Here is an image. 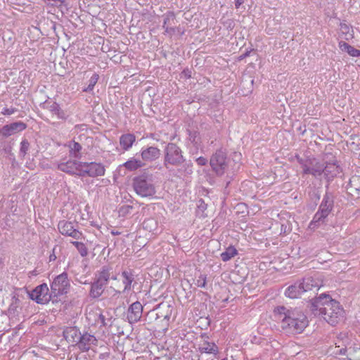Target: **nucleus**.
<instances>
[{
  "instance_id": "41",
  "label": "nucleus",
  "mask_w": 360,
  "mask_h": 360,
  "mask_svg": "<svg viewBox=\"0 0 360 360\" xmlns=\"http://www.w3.org/2000/svg\"><path fill=\"white\" fill-rule=\"evenodd\" d=\"M16 111H17V110L14 108H4L2 110L1 113L4 115H11L13 113H15Z\"/></svg>"
},
{
  "instance_id": "5",
  "label": "nucleus",
  "mask_w": 360,
  "mask_h": 360,
  "mask_svg": "<svg viewBox=\"0 0 360 360\" xmlns=\"http://www.w3.org/2000/svg\"><path fill=\"white\" fill-rule=\"evenodd\" d=\"M297 161L302 169L304 174H310L315 178L320 177L323 172V164L315 158L303 159L297 156Z\"/></svg>"
},
{
  "instance_id": "25",
  "label": "nucleus",
  "mask_w": 360,
  "mask_h": 360,
  "mask_svg": "<svg viewBox=\"0 0 360 360\" xmlns=\"http://www.w3.org/2000/svg\"><path fill=\"white\" fill-rule=\"evenodd\" d=\"M122 283L124 285L123 292L128 291L131 288V284L134 281V275L130 271H124L122 273Z\"/></svg>"
},
{
  "instance_id": "7",
  "label": "nucleus",
  "mask_w": 360,
  "mask_h": 360,
  "mask_svg": "<svg viewBox=\"0 0 360 360\" xmlns=\"http://www.w3.org/2000/svg\"><path fill=\"white\" fill-rule=\"evenodd\" d=\"M79 176L95 177L105 174L104 167L96 162H82L80 164Z\"/></svg>"
},
{
  "instance_id": "56",
  "label": "nucleus",
  "mask_w": 360,
  "mask_h": 360,
  "mask_svg": "<svg viewBox=\"0 0 360 360\" xmlns=\"http://www.w3.org/2000/svg\"><path fill=\"white\" fill-rule=\"evenodd\" d=\"M165 319H167V321L169 320V316L168 315H165Z\"/></svg>"
},
{
  "instance_id": "31",
  "label": "nucleus",
  "mask_w": 360,
  "mask_h": 360,
  "mask_svg": "<svg viewBox=\"0 0 360 360\" xmlns=\"http://www.w3.org/2000/svg\"><path fill=\"white\" fill-rule=\"evenodd\" d=\"M207 283V277L205 274L198 273L195 275V278L193 281L195 285L199 288H205Z\"/></svg>"
},
{
  "instance_id": "9",
  "label": "nucleus",
  "mask_w": 360,
  "mask_h": 360,
  "mask_svg": "<svg viewBox=\"0 0 360 360\" xmlns=\"http://www.w3.org/2000/svg\"><path fill=\"white\" fill-rule=\"evenodd\" d=\"M210 165L212 169L218 174L222 175L225 172V150L221 148L217 150L210 159Z\"/></svg>"
},
{
  "instance_id": "18",
  "label": "nucleus",
  "mask_w": 360,
  "mask_h": 360,
  "mask_svg": "<svg viewBox=\"0 0 360 360\" xmlns=\"http://www.w3.org/2000/svg\"><path fill=\"white\" fill-rule=\"evenodd\" d=\"M300 282L301 285L303 286L304 292L308 291H317L321 286V282L313 277L304 278L302 281Z\"/></svg>"
},
{
  "instance_id": "22",
  "label": "nucleus",
  "mask_w": 360,
  "mask_h": 360,
  "mask_svg": "<svg viewBox=\"0 0 360 360\" xmlns=\"http://www.w3.org/2000/svg\"><path fill=\"white\" fill-rule=\"evenodd\" d=\"M302 292L303 286L301 285L300 282L295 283L294 285L289 286L285 292V295L290 298H297Z\"/></svg>"
},
{
  "instance_id": "43",
  "label": "nucleus",
  "mask_w": 360,
  "mask_h": 360,
  "mask_svg": "<svg viewBox=\"0 0 360 360\" xmlns=\"http://www.w3.org/2000/svg\"><path fill=\"white\" fill-rule=\"evenodd\" d=\"M228 44H231L232 45L231 49L233 51H235L236 49L233 47V45L236 44V46H238L237 38L236 37H233V35H231Z\"/></svg>"
},
{
  "instance_id": "17",
  "label": "nucleus",
  "mask_w": 360,
  "mask_h": 360,
  "mask_svg": "<svg viewBox=\"0 0 360 360\" xmlns=\"http://www.w3.org/2000/svg\"><path fill=\"white\" fill-rule=\"evenodd\" d=\"M241 153L238 152H233L231 157L226 160V169L231 172V174H234L237 172L241 166Z\"/></svg>"
},
{
  "instance_id": "50",
  "label": "nucleus",
  "mask_w": 360,
  "mask_h": 360,
  "mask_svg": "<svg viewBox=\"0 0 360 360\" xmlns=\"http://www.w3.org/2000/svg\"><path fill=\"white\" fill-rule=\"evenodd\" d=\"M232 24H233V22L232 20H229V21H226V25L229 27H231L232 26Z\"/></svg>"
},
{
  "instance_id": "4",
  "label": "nucleus",
  "mask_w": 360,
  "mask_h": 360,
  "mask_svg": "<svg viewBox=\"0 0 360 360\" xmlns=\"http://www.w3.org/2000/svg\"><path fill=\"white\" fill-rule=\"evenodd\" d=\"M133 187L136 193L142 198H152L156 193L152 181L144 176L135 177L133 181Z\"/></svg>"
},
{
  "instance_id": "32",
  "label": "nucleus",
  "mask_w": 360,
  "mask_h": 360,
  "mask_svg": "<svg viewBox=\"0 0 360 360\" xmlns=\"http://www.w3.org/2000/svg\"><path fill=\"white\" fill-rule=\"evenodd\" d=\"M110 278H112L113 280H116L117 279V277L116 276H112L110 277V270L106 269H103V271L101 272L100 274V276H99V278H98V281H101L104 285L106 284L107 281L110 279Z\"/></svg>"
},
{
  "instance_id": "26",
  "label": "nucleus",
  "mask_w": 360,
  "mask_h": 360,
  "mask_svg": "<svg viewBox=\"0 0 360 360\" xmlns=\"http://www.w3.org/2000/svg\"><path fill=\"white\" fill-rule=\"evenodd\" d=\"M124 167L130 171L136 170L145 165L142 160L131 158L124 163Z\"/></svg>"
},
{
  "instance_id": "46",
  "label": "nucleus",
  "mask_w": 360,
  "mask_h": 360,
  "mask_svg": "<svg viewBox=\"0 0 360 360\" xmlns=\"http://www.w3.org/2000/svg\"><path fill=\"white\" fill-rule=\"evenodd\" d=\"M291 231V229H290V227L286 225V224H281V233H289L290 231Z\"/></svg>"
},
{
  "instance_id": "35",
  "label": "nucleus",
  "mask_w": 360,
  "mask_h": 360,
  "mask_svg": "<svg viewBox=\"0 0 360 360\" xmlns=\"http://www.w3.org/2000/svg\"><path fill=\"white\" fill-rule=\"evenodd\" d=\"M340 30L341 33L342 34L345 35V36H342V37L345 39L349 40L353 37V36L351 34H349L350 27L346 23H340Z\"/></svg>"
},
{
  "instance_id": "36",
  "label": "nucleus",
  "mask_w": 360,
  "mask_h": 360,
  "mask_svg": "<svg viewBox=\"0 0 360 360\" xmlns=\"http://www.w3.org/2000/svg\"><path fill=\"white\" fill-rule=\"evenodd\" d=\"M133 206L125 205L121 206L118 210V214L120 217H126L129 214H130L132 212Z\"/></svg>"
},
{
  "instance_id": "13",
  "label": "nucleus",
  "mask_w": 360,
  "mask_h": 360,
  "mask_svg": "<svg viewBox=\"0 0 360 360\" xmlns=\"http://www.w3.org/2000/svg\"><path fill=\"white\" fill-rule=\"evenodd\" d=\"M143 313V306L141 302L136 301L132 303L128 308L127 319L131 324L140 321Z\"/></svg>"
},
{
  "instance_id": "53",
  "label": "nucleus",
  "mask_w": 360,
  "mask_h": 360,
  "mask_svg": "<svg viewBox=\"0 0 360 360\" xmlns=\"http://www.w3.org/2000/svg\"><path fill=\"white\" fill-rule=\"evenodd\" d=\"M111 233L112 235H118V234H120V233L118 231H112Z\"/></svg>"
},
{
  "instance_id": "20",
  "label": "nucleus",
  "mask_w": 360,
  "mask_h": 360,
  "mask_svg": "<svg viewBox=\"0 0 360 360\" xmlns=\"http://www.w3.org/2000/svg\"><path fill=\"white\" fill-rule=\"evenodd\" d=\"M323 174L328 180L333 179L340 173V167L336 162H328L326 165H323Z\"/></svg>"
},
{
  "instance_id": "8",
  "label": "nucleus",
  "mask_w": 360,
  "mask_h": 360,
  "mask_svg": "<svg viewBox=\"0 0 360 360\" xmlns=\"http://www.w3.org/2000/svg\"><path fill=\"white\" fill-rule=\"evenodd\" d=\"M70 286L68 274L63 272L53 279L51 285V293L54 296L65 294L68 292Z\"/></svg>"
},
{
  "instance_id": "2",
  "label": "nucleus",
  "mask_w": 360,
  "mask_h": 360,
  "mask_svg": "<svg viewBox=\"0 0 360 360\" xmlns=\"http://www.w3.org/2000/svg\"><path fill=\"white\" fill-rule=\"evenodd\" d=\"M310 308L315 315L321 316L331 326L336 325L344 317L345 311L340 304L326 293L312 299Z\"/></svg>"
},
{
  "instance_id": "14",
  "label": "nucleus",
  "mask_w": 360,
  "mask_h": 360,
  "mask_svg": "<svg viewBox=\"0 0 360 360\" xmlns=\"http://www.w3.org/2000/svg\"><path fill=\"white\" fill-rule=\"evenodd\" d=\"M80 164L81 162L69 160L65 162L63 161L60 162L58 165V168L63 172L79 176Z\"/></svg>"
},
{
  "instance_id": "45",
  "label": "nucleus",
  "mask_w": 360,
  "mask_h": 360,
  "mask_svg": "<svg viewBox=\"0 0 360 360\" xmlns=\"http://www.w3.org/2000/svg\"><path fill=\"white\" fill-rule=\"evenodd\" d=\"M196 162L198 165L203 166L207 162V160L203 157H200L196 159Z\"/></svg>"
},
{
  "instance_id": "16",
  "label": "nucleus",
  "mask_w": 360,
  "mask_h": 360,
  "mask_svg": "<svg viewBox=\"0 0 360 360\" xmlns=\"http://www.w3.org/2000/svg\"><path fill=\"white\" fill-rule=\"evenodd\" d=\"M163 25L165 34L173 35L176 29L172 25L175 24V15L173 12H168L163 15Z\"/></svg>"
},
{
  "instance_id": "48",
  "label": "nucleus",
  "mask_w": 360,
  "mask_h": 360,
  "mask_svg": "<svg viewBox=\"0 0 360 360\" xmlns=\"http://www.w3.org/2000/svg\"><path fill=\"white\" fill-rule=\"evenodd\" d=\"M244 2V0H235V6L236 8H238Z\"/></svg>"
},
{
  "instance_id": "19",
  "label": "nucleus",
  "mask_w": 360,
  "mask_h": 360,
  "mask_svg": "<svg viewBox=\"0 0 360 360\" xmlns=\"http://www.w3.org/2000/svg\"><path fill=\"white\" fill-rule=\"evenodd\" d=\"M141 155L143 161L152 162L159 158L160 150L156 147L151 146L146 149H142Z\"/></svg>"
},
{
  "instance_id": "38",
  "label": "nucleus",
  "mask_w": 360,
  "mask_h": 360,
  "mask_svg": "<svg viewBox=\"0 0 360 360\" xmlns=\"http://www.w3.org/2000/svg\"><path fill=\"white\" fill-rule=\"evenodd\" d=\"M72 244L76 247L82 256H86L87 255V250L85 245L83 243L74 241Z\"/></svg>"
},
{
  "instance_id": "57",
  "label": "nucleus",
  "mask_w": 360,
  "mask_h": 360,
  "mask_svg": "<svg viewBox=\"0 0 360 360\" xmlns=\"http://www.w3.org/2000/svg\"><path fill=\"white\" fill-rule=\"evenodd\" d=\"M222 360H225V359H222Z\"/></svg>"
},
{
  "instance_id": "23",
  "label": "nucleus",
  "mask_w": 360,
  "mask_h": 360,
  "mask_svg": "<svg viewBox=\"0 0 360 360\" xmlns=\"http://www.w3.org/2000/svg\"><path fill=\"white\" fill-rule=\"evenodd\" d=\"M136 141V137L132 134H122L120 138V144L124 150H129Z\"/></svg>"
},
{
  "instance_id": "24",
  "label": "nucleus",
  "mask_w": 360,
  "mask_h": 360,
  "mask_svg": "<svg viewBox=\"0 0 360 360\" xmlns=\"http://www.w3.org/2000/svg\"><path fill=\"white\" fill-rule=\"evenodd\" d=\"M44 107L48 109L53 115H56L59 119H65V115L61 110L59 105L56 102H46L44 103Z\"/></svg>"
},
{
  "instance_id": "28",
  "label": "nucleus",
  "mask_w": 360,
  "mask_h": 360,
  "mask_svg": "<svg viewBox=\"0 0 360 360\" xmlns=\"http://www.w3.org/2000/svg\"><path fill=\"white\" fill-rule=\"evenodd\" d=\"M104 284L101 281L97 280L95 281L91 288L90 295L93 297H98L103 291Z\"/></svg>"
},
{
  "instance_id": "1",
  "label": "nucleus",
  "mask_w": 360,
  "mask_h": 360,
  "mask_svg": "<svg viewBox=\"0 0 360 360\" xmlns=\"http://www.w3.org/2000/svg\"><path fill=\"white\" fill-rule=\"evenodd\" d=\"M274 315L282 331L286 334H300L308 326L307 316L297 308L278 306L274 309Z\"/></svg>"
},
{
  "instance_id": "10",
  "label": "nucleus",
  "mask_w": 360,
  "mask_h": 360,
  "mask_svg": "<svg viewBox=\"0 0 360 360\" xmlns=\"http://www.w3.org/2000/svg\"><path fill=\"white\" fill-rule=\"evenodd\" d=\"M49 290L47 284L43 283L37 286L30 292V297L38 304H46L50 300Z\"/></svg>"
},
{
  "instance_id": "37",
  "label": "nucleus",
  "mask_w": 360,
  "mask_h": 360,
  "mask_svg": "<svg viewBox=\"0 0 360 360\" xmlns=\"http://www.w3.org/2000/svg\"><path fill=\"white\" fill-rule=\"evenodd\" d=\"M198 210H197V214L200 215L202 217H205L204 212L207 209V205L205 203V202L200 199L198 201Z\"/></svg>"
},
{
  "instance_id": "11",
  "label": "nucleus",
  "mask_w": 360,
  "mask_h": 360,
  "mask_svg": "<svg viewBox=\"0 0 360 360\" xmlns=\"http://www.w3.org/2000/svg\"><path fill=\"white\" fill-rule=\"evenodd\" d=\"M26 128L27 124L21 121L6 124L0 129V136L7 138L15 134L22 131Z\"/></svg>"
},
{
  "instance_id": "51",
  "label": "nucleus",
  "mask_w": 360,
  "mask_h": 360,
  "mask_svg": "<svg viewBox=\"0 0 360 360\" xmlns=\"http://www.w3.org/2000/svg\"><path fill=\"white\" fill-rule=\"evenodd\" d=\"M248 56V53H244V54H242L241 56H240L239 59H240V60H242V59H243V58H244L245 56Z\"/></svg>"
},
{
  "instance_id": "52",
  "label": "nucleus",
  "mask_w": 360,
  "mask_h": 360,
  "mask_svg": "<svg viewBox=\"0 0 360 360\" xmlns=\"http://www.w3.org/2000/svg\"><path fill=\"white\" fill-rule=\"evenodd\" d=\"M221 259L225 262V252L221 253Z\"/></svg>"
},
{
  "instance_id": "6",
  "label": "nucleus",
  "mask_w": 360,
  "mask_h": 360,
  "mask_svg": "<svg viewBox=\"0 0 360 360\" xmlns=\"http://www.w3.org/2000/svg\"><path fill=\"white\" fill-rule=\"evenodd\" d=\"M184 162L181 150L173 143H168L165 148L164 165H178Z\"/></svg>"
},
{
  "instance_id": "30",
  "label": "nucleus",
  "mask_w": 360,
  "mask_h": 360,
  "mask_svg": "<svg viewBox=\"0 0 360 360\" xmlns=\"http://www.w3.org/2000/svg\"><path fill=\"white\" fill-rule=\"evenodd\" d=\"M68 147L70 148V156L74 158L80 157V150L82 149V146L79 143L75 141H71L69 143Z\"/></svg>"
},
{
  "instance_id": "27",
  "label": "nucleus",
  "mask_w": 360,
  "mask_h": 360,
  "mask_svg": "<svg viewBox=\"0 0 360 360\" xmlns=\"http://www.w3.org/2000/svg\"><path fill=\"white\" fill-rule=\"evenodd\" d=\"M339 47L342 51H346L349 55L354 57L360 56V50L355 49L345 41H340Z\"/></svg>"
},
{
  "instance_id": "54",
  "label": "nucleus",
  "mask_w": 360,
  "mask_h": 360,
  "mask_svg": "<svg viewBox=\"0 0 360 360\" xmlns=\"http://www.w3.org/2000/svg\"><path fill=\"white\" fill-rule=\"evenodd\" d=\"M348 359H349V360H360V357H358V358H356V359H352V358H350V357H348Z\"/></svg>"
},
{
  "instance_id": "42",
  "label": "nucleus",
  "mask_w": 360,
  "mask_h": 360,
  "mask_svg": "<svg viewBox=\"0 0 360 360\" xmlns=\"http://www.w3.org/2000/svg\"><path fill=\"white\" fill-rule=\"evenodd\" d=\"M235 276H236V274L232 273L231 274L229 275V278L231 281V282H233L234 283H240L243 281V278L242 277L237 278H235Z\"/></svg>"
},
{
  "instance_id": "39",
  "label": "nucleus",
  "mask_w": 360,
  "mask_h": 360,
  "mask_svg": "<svg viewBox=\"0 0 360 360\" xmlns=\"http://www.w3.org/2000/svg\"><path fill=\"white\" fill-rule=\"evenodd\" d=\"M238 254L237 250L232 245L226 248V261L231 259Z\"/></svg>"
},
{
  "instance_id": "21",
  "label": "nucleus",
  "mask_w": 360,
  "mask_h": 360,
  "mask_svg": "<svg viewBox=\"0 0 360 360\" xmlns=\"http://www.w3.org/2000/svg\"><path fill=\"white\" fill-rule=\"evenodd\" d=\"M64 338L69 342H77L79 341L81 333L76 327H68L63 331Z\"/></svg>"
},
{
  "instance_id": "44",
  "label": "nucleus",
  "mask_w": 360,
  "mask_h": 360,
  "mask_svg": "<svg viewBox=\"0 0 360 360\" xmlns=\"http://www.w3.org/2000/svg\"><path fill=\"white\" fill-rule=\"evenodd\" d=\"M339 347H340L339 346L338 347H335V349H337V350L335 351L334 353L335 354L345 355L346 352H347V349L345 347H343V348H341V349H339Z\"/></svg>"
},
{
  "instance_id": "40",
  "label": "nucleus",
  "mask_w": 360,
  "mask_h": 360,
  "mask_svg": "<svg viewBox=\"0 0 360 360\" xmlns=\"http://www.w3.org/2000/svg\"><path fill=\"white\" fill-rule=\"evenodd\" d=\"M236 213H244L246 210V205L244 203H238L236 207L233 208Z\"/></svg>"
},
{
  "instance_id": "55",
  "label": "nucleus",
  "mask_w": 360,
  "mask_h": 360,
  "mask_svg": "<svg viewBox=\"0 0 360 360\" xmlns=\"http://www.w3.org/2000/svg\"><path fill=\"white\" fill-rule=\"evenodd\" d=\"M100 319L102 320V322L104 321V316L102 314L100 315Z\"/></svg>"
},
{
  "instance_id": "34",
  "label": "nucleus",
  "mask_w": 360,
  "mask_h": 360,
  "mask_svg": "<svg viewBox=\"0 0 360 360\" xmlns=\"http://www.w3.org/2000/svg\"><path fill=\"white\" fill-rule=\"evenodd\" d=\"M30 149V143L27 139H22L20 143V148L19 151V155L21 158H25Z\"/></svg>"
},
{
  "instance_id": "12",
  "label": "nucleus",
  "mask_w": 360,
  "mask_h": 360,
  "mask_svg": "<svg viewBox=\"0 0 360 360\" xmlns=\"http://www.w3.org/2000/svg\"><path fill=\"white\" fill-rule=\"evenodd\" d=\"M60 233L65 236H70L75 239H80L82 233L77 230L72 222L68 221H61L58 226Z\"/></svg>"
},
{
  "instance_id": "29",
  "label": "nucleus",
  "mask_w": 360,
  "mask_h": 360,
  "mask_svg": "<svg viewBox=\"0 0 360 360\" xmlns=\"http://www.w3.org/2000/svg\"><path fill=\"white\" fill-rule=\"evenodd\" d=\"M199 350L202 353L215 354L217 352V347L213 342H204L200 345Z\"/></svg>"
},
{
  "instance_id": "33",
  "label": "nucleus",
  "mask_w": 360,
  "mask_h": 360,
  "mask_svg": "<svg viewBox=\"0 0 360 360\" xmlns=\"http://www.w3.org/2000/svg\"><path fill=\"white\" fill-rule=\"evenodd\" d=\"M98 78H99L98 75L96 73H94L90 78V79L89 81L88 86L83 89V91L91 92L94 90V88L96 84L97 83Z\"/></svg>"
},
{
  "instance_id": "47",
  "label": "nucleus",
  "mask_w": 360,
  "mask_h": 360,
  "mask_svg": "<svg viewBox=\"0 0 360 360\" xmlns=\"http://www.w3.org/2000/svg\"><path fill=\"white\" fill-rule=\"evenodd\" d=\"M235 79H236V75L232 73V77L230 76L229 78L228 79V80L229 81V83L226 84V86H231L232 84V82H233V87L231 89V91H233V87L236 85V84L234 82Z\"/></svg>"
},
{
  "instance_id": "49",
  "label": "nucleus",
  "mask_w": 360,
  "mask_h": 360,
  "mask_svg": "<svg viewBox=\"0 0 360 360\" xmlns=\"http://www.w3.org/2000/svg\"><path fill=\"white\" fill-rule=\"evenodd\" d=\"M155 224V221L152 219H148L144 221L143 225L147 227L148 224Z\"/></svg>"
},
{
  "instance_id": "3",
  "label": "nucleus",
  "mask_w": 360,
  "mask_h": 360,
  "mask_svg": "<svg viewBox=\"0 0 360 360\" xmlns=\"http://www.w3.org/2000/svg\"><path fill=\"white\" fill-rule=\"evenodd\" d=\"M333 197L331 194L326 193L323 196L322 202L319 206V210L314 214L313 220L310 223V226L315 228L328 216L333 207Z\"/></svg>"
},
{
  "instance_id": "15",
  "label": "nucleus",
  "mask_w": 360,
  "mask_h": 360,
  "mask_svg": "<svg viewBox=\"0 0 360 360\" xmlns=\"http://www.w3.org/2000/svg\"><path fill=\"white\" fill-rule=\"evenodd\" d=\"M97 343L96 338L89 333H84L81 335L79 341H78V347L82 352H86L91 349L93 345Z\"/></svg>"
}]
</instances>
